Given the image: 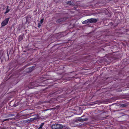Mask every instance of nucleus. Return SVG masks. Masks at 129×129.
<instances>
[{
  "label": "nucleus",
  "instance_id": "423d86ee",
  "mask_svg": "<svg viewBox=\"0 0 129 129\" xmlns=\"http://www.w3.org/2000/svg\"><path fill=\"white\" fill-rule=\"evenodd\" d=\"M31 17L30 16H28L26 17V22L29 23L30 22V20Z\"/></svg>",
  "mask_w": 129,
  "mask_h": 129
},
{
  "label": "nucleus",
  "instance_id": "a211bd4d",
  "mask_svg": "<svg viewBox=\"0 0 129 129\" xmlns=\"http://www.w3.org/2000/svg\"><path fill=\"white\" fill-rule=\"evenodd\" d=\"M35 118H31L30 119V122H31L32 121H34L35 120Z\"/></svg>",
  "mask_w": 129,
  "mask_h": 129
},
{
  "label": "nucleus",
  "instance_id": "1a4fd4ad",
  "mask_svg": "<svg viewBox=\"0 0 129 129\" xmlns=\"http://www.w3.org/2000/svg\"><path fill=\"white\" fill-rule=\"evenodd\" d=\"M13 116H15V114H14L7 113L6 114L7 117H9Z\"/></svg>",
  "mask_w": 129,
  "mask_h": 129
},
{
  "label": "nucleus",
  "instance_id": "f3484780",
  "mask_svg": "<svg viewBox=\"0 0 129 129\" xmlns=\"http://www.w3.org/2000/svg\"><path fill=\"white\" fill-rule=\"evenodd\" d=\"M63 127L62 129H68V128L65 125H62Z\"/></svg>",
  "mask_w": 129,
  "mask_h": 129
},
{
  "label": "nucleus",
  "instance_id": "dca6fc26",
  "mask_svg": "<svg viewBox=\"0 0 129 129\" xmlns=\"http://www.w3.org/2000/svg\"><path fill=\"white\" fill-rule=\"evenodd\" d=\"M12 119V118H8V119H5L4 120H3V121H9V120H10Z\"/></svg>",
  "mask_w": 129,
  "mask_h": 129
},
{
  "label": "nucleus",
  "instance_id": "ddd939ff",
  "mask_svg": "<svg viewBox=\"0 0 129 129\" xmlns=\"http://www.w3.org/2000/svg\"><path fill=\"white\" fill-rule=\"evenodd\" d=\"M57 124H53L51 126L52 129H57Z\"/></svg>",
  "mask_w": 129,
  "mask_h": 129
},
{
  "label": "nucleus",
  "instance_id": "f8f14e48",
  "mask_svg": "<svg viewBox=\"0 0 129 129\" xmlns=\"http://www.w3.org/2000/svg\"><path fill=\"white\" fill-rule=\"evenodd\" d=\"M23 35H20L19 37V40L21 41L23 40Z\"/></svg>",
  "mask_w": 129,
  "mask_h": 129
},
{
  "label": "nucleus",
  "instance_id": "9b49d317",
  "mask_svg": "<svg viewBox=\"0 0 129 129\" xmlns=\"http://www.w3.org/2000/svg\"><path fill=\"white\" fill-rule=\"evenodd\" d=\"M119 106L120 107H126L127 106V104H119Z\"/></svg>",
  "mask_w": 129,
  "mask_h": 129
},
{
  "label": "nucleus",
  "instance_id": "4468645a",
  "mask_svg": "<svg viewBox=\"0 0 129 129\" xmlns=\"http://www.w3.org/2000/svg\"><path fill=\"white\" fill-rule=\"evenodd\" d=\"M67 4L68 5H73L74 3L70 1H68L67 2Z\"/></svg>",
  "mask_w": 129,
  "mask_h": 129
},
{
  "label": "nucleus",
  "instance_id": "412c9836",
  "mask_svg": "<svg viewBox=\"0 0 129 129\" xmlns=\"http://www.w3.org/2000/svg\"><path fill=\"white\" fill-rule=\"evenodd\" d=\"M44 123H41V125L40 126H42V127L44 125Z\"/></svg>",
  "mask_w": 129,
  "mask_h": 129
},
{
  "label": "nucleus",
  "instance_id": "aec40b11",
  "mask_svg": "<svg viewBox=\"0 0 129 129\" xmlns=\"http://www.w3.org/2000/svg\"><path fill=\"white\" fill-rule=\"evenodd\" d=\"M41 23H38V27L39 28H40V26H41Z\"/></svg>",
  "mask_w": 129,
  "mask_h": 129
},
{
  "label": "nucleus",
  "instance_id": "7ed1b4c3",
  "mask_svg": "<svg viewBox=\"0 0 129 129\" xmlns=\"http://www.w3.org/2000/svg\"><path fill=\"white\" fill-rule=\"evenodd\" d=\"M62 97V95H60L58 96L57 98H55L54 99H52V100L54 101V103H57L58 102H60L62 101L61 99Z\"/></svg>",
  "mask_w": 129,
  "mask_h": 129
},
{
  "label": "nucleus",
  "instance_id": "2eb2a0df",
  "mask_svg": "<svg viewBox=\"0 0 129 129\" xmlns=\"http://www.w3.org/2000/svg\"><path fill=\"white\" fill-rule=\"evenodd\" d=\"M10 10V9H6V11L4 13V14H6L8 13Z\"/></svg>",
  "mask_w": 129,
  "mask_h": 129
},
{
  "label": "nucleus",
  "instance_id": "20e7f679",
  "mask_svg": "<svg viewBox=\"0 0 129 129\" xmlns=\"http://www.w3.org/2000/svg\"><path fill=\"white\" fill-rule=\"evenodd\" d=\"M10 18V17L6 18L4 21H3L1 23V25L2 26H4L7 25L8 23L9 19Z\"/></svg>",
  "mask_w": 129,
  "mask_h": 129
},
{
  "label": "nucleus",
  "instance_id": "5701e85b",
  "mask_svg": "<svg viewBox=\"0 0 129 129\" xmlns=\"http://www.w3.org/2000/svg\"><path fill=\"white\" fill-rule=\"evenodd\" d=\"M122 90L121 89H119V90L118 91L119 92H121L122 91Z\"/></svg>",
  "mask_w": 129,
  "mask_h": 129
},
{
  "label": "nucleus",
  "instance_id": "39448f33",
  "mask_svg": "<svg viewBox=\"0 0 129 129\" xmlns=\"http://www.w3.org/2000/svg\"><path fill=\"white\" fill-rule=\"evenodd\" d=\"M66 20V18H62L57 20L56 21V22L57 23H62V22L65 21Z\"/></svg>",
  "mask_w": 129,
  "mask_h": 129
},
{
  "label": "nucleus",
  "instance_id": "9d476101",
  "mask_svg": "<svg viewBox=\"0 0 129 129\" xmlns=\"http://www.w3.org/2000/svg\"><path fill=\"white\" fill-rule=\"evenodd\" d=\"M27 70H29V71H28L27 72L28 73L32 71H33L34 70V68L33 67H30L28 69H27Z\"/></svg>",
  "mask_w": 129,
  "mask_h": 129
},
{
  "label": "nucleus",
  "instance_id": "4be33fe9",
  "mask_svg": "<svg viewBox=\"0 0 129 129\" xmlns=\"http://www.w3.org/2000/svg\"><path fill=\"white\" fill-rule=\"evenodd\" d=\"M42 126H40V127L38 129H42Z\"/></svg>",
  "mask_w": 129,
  "mask_h": 129
},
{
  "label": "nucleus",
  "instance_id": "6ab92c4d",
  "mask_svg": "<svg viewBox=\"0 0 129 129\" xmlns=\"http://www.w3.org/2000/svg\"><path fill=\"white\" fill-rule=\"evenodd\" d=\"M44 19L43 18L41 19L40 21V23L42 24L43 22Z\"/></svg>",
  "mask_w": 129,
  "mask_h": 129
},
{
  "label": "nucleus",
  "instance_id": "f03ea898",
  "mask_svg": "<svg viewBox=\"0 0 129 129\" xmlns=\"http://www.w3.org/2000/svg\"><path fill=\"white\" fill-rule=\"evenodd\" d=\"M56 91L55 92H53L50 93V96H56V95L58 94H60L63 92V90L61 88H59L56 89Z\"/></svg>",
  "mask_w": 129,
  "mask_h": 129
},
{
  "label": "nucleus",
  "instance_id": "f257e3e1",
  "mask_svg": "<svg viewBox=\"0 0 129 129\" xmlns=\"http://www.w3.org/2000/svg\"><path fill=\"white\" fill-rule=\"evenodd\" d=\"M98 21V20L95 18H91L88 19L86 20L83 21L82 23L86 24L87 23H96Z\"/></svg>",
  "mask_w": 129,
  "mask_h": 129
},
{
  "label": "nucleus",
  "instance_id": "b1692460",
  "mask_svg": "<svg viewBox=\"0 0 129 129\" xmlns=\"http://www.w3.org/2000/svg\"><path fill=\"white\" fill-rule=\"evenodd\" d=\"M97 13H96V12H95V14H97Z\"/></svg>",
  "mask_w": 129,
  "mask_h": 129
},
{
  "label": "nucleus",
  "instance_id": "6e6552de",
  "mask_svg": "<svg viewBox=\"0 0 129 129\" xmlns=\"http://www.w3.org/2000/svg\"><path fill=\"white\" fill-rule=\"evenodd\" d=\"M88 120V118H85L84 119L79 118L78 120L79 121H87Z\"/></svg>",
  "mask_w": 129,
  "mask_h": 129
},
{
  "label": "nucleus",
  "instance_id": "0eeeda50",
  "mask_svg": "<svg viewBox=\"0 0 129 129\" xmlns=\"http://www.w3.org/2000/svg\"><path fill=\"white\" fill-rule=\"evenodd\" d=\"M57 129H62L63 127L62 125L61 124H57Z\"/></svg>",
  "mask_w": 129,
  "mask_h": 129
},
{
  "label": "nucleus",
  "instance_id": "393cba45",
  "mask_svg": "<svg viewBox=\"0 0 129 129\" xmlns=\"http://www.w3.org/2000/svg\"><path fill=\"white\" fill-rule=\"evenodd\" d=\"M84 116V115H83V116L82 117H83V116Z\"/></svg>",
  "mask_w": 129,
  "mask_h": 129
}]
</instances>
